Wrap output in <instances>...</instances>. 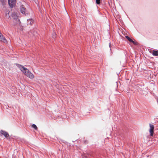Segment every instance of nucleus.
<instances>
[{"label": "nucleus", "mask_w": 158, "mask_h": 158, "mask_svg": "<svg viewBox=\"0 0 158 158\" xmlns=\"http://www.w3.org/2000/svg\"><path fill=\"white\" fill-rule=\"evenodd\" d=\"M16 65L26 76L30 78H34V75L27 68L19 64H16Z\"/></svg>", "instance_id": "1"}, {"label": "nucleus", "mask_w": 158, "mask_h": 158, "mask_svg": "<svg viewBox=\"0 0 158 158\" xmlns=\"http://www.w3.org/2000/svg\"><path fill=\"white\" fill-rule=\"evenodd\" d=\"M20 10L21 12L23 14L26 15L27 12L26 8L23 5H21L20 6Z\"/></svg>", "instance_id": "2"}, {"label": "nucleus", "mask_w": 158, "mask_h": 158, "mask_svg": "<svg viewBox=\"0 0 158 158\" xmlns=\"http://www.w3.org/2000/svg\"><path fill=\"white\" fill-rule=\"evenodd\" d=\"M2 135H4V136L7 138H8L10 136L9 134L7 132L3 130H1L0 131V135L2 136Z\"/></svg>", "instance_id": "3"}, {"label": "nucleus", "mask_w": 158, "mask_h": 158, "mask_svg": "<svg viewBox=\"0 0 158 158\" xmlns=\"http://www.w3.org/2000/svg\"><path fill=\"white\" fill-rule=\"evenodd\" d=\"M149 132L150 133V135L152 136L153 135L154 133V126L153 125L151 124H149Z\"/></svg>", "instance_id": "4"}, {"label": "nucleus", "mask_w": 158, "mask_h": 158, "mask_svg": "<svg viewBox=\"0 0 158 158\" xmlns=\"http://www.w3.org/2000/svg\"><path fill=\"white\" fill-rule=\"evenodd\" d=\"M16 0H8L9 5L11 7H13L16 4Z\"/></svg>", "instance_id": "5"}, {"label": "nucleus", "mask_w": 158, "mask_h": 158, "mask_svg": "<svg viewBox=\"0 0 158 158\" xmlns=\"http://www.w3.org/2000/svg\"><path fill=\"white\" fill-rule=\"evenodd\" d=\"M0 41H2L3 42L6 41L5 38L2 34L0 35Z\"/></svg>", "instance_id": "6"}, {"label": "nucleus", "mask_w": 158, "mask_h": 158, "mask_svg": "<svg viewBox=\"0 0 158 158\" xmlns=\"http://www.w3.org/2000/svg\"><path fill=\"white\" fill-rule=\"evenodd\" d=\"M126 38L128 40L131 42L132 43L134 44H135L136 43L132 39H131L130 37H129L128 36H125Z\"/></svg>", "instance_id": "7"}, {"label": "nucleus", "mask_w": 158, "mask_h": 158, "mask_svg": "<svg viewBox=\"0 0 158 158\" xmlns=\"http://www.w3.org/2000/svg\"><path fill=\"white\" fill-rule=\"evenodd\" d=\"M34 20L32 19H27V25H31L33 23Z\"/></svg>", "instance_id": "8"}, {"label": "nucleus", "mask_w": 158, "mask_h": 158, "mask_svg": "<svg viewBox=\"0 0 158 158\" xmlns=\"http://www.w3.org/2000/svg\"><path fill=\"white\" fill-rule=\"evenodd\" d=\"M152 54L154 56H158V50H154L152 53Z\"/></svg>", "instance_id": "9"}, {"label": "nucleus", "mask_w": 158, "mask_h": 158, "mask_svg": "<svg viewBox=\"0 0 158 158\" xmlns=\"http://www.w3.org/2000/svg\"><path fill=\"white\" fill-rule=\"evenodd\" d=\"M12 17H13V18L15 19H17V15L15 13H13L12 14Z\"/></svg>", "instance_id": "10"}, {"label": "nucleus", "mask_w": 158, "mask_h": 158, "mask_svg": "<svg viewBox=\"0 0 158 158\" xmlns=\"http://www.w3.org/2000/svg\"><path fill=\"white\" fill-rule=\"evenodd\" d=\"M32 127L34 128V129L35 130H37V127L36 126L35 124H33L32 125Z\"/></svg>", "instance_id": "11"}, {"label": "nucleus", "mask_w": 158, "mask_h": 158, "mask_svg": "<svg viewBox=\"0 0 158 158\" xmlns=\"http://www.w3.org/2000/svg\"><path fill=\"white\" fill-rule=\"evenodd\" d=\"M0 2H1L2 5H4L6 2V0H0Z\"/></svg>", "instance_id": "12"}, {"label": "nucleus", "mask_w": 158, "mask_h": 158, "mask_svg": "<svg viewBox=\"0 0 158 158\" xmlns=\"http://www.w3.org/2000/svg\"><path fill=\"white\" fill-rule=\"evenodd\" d=\"M101 0H96V3L97 4H99L100 3Z\"/></svg>", "instance_id": "13"}, {"label": "nucleus", "mask_w": 158, "mask_h": 158, "mask_svg": "<svg viewBox=\"0 0 158 158\" xmlns=\"http://www.w3.org/2000/svg\"><path fill=\"white\" fill-rule=\"evenodd\" d=\"M109 47L110 48V50H111L110 48H111V44L110 43H109Z\"/></svg>", "instance_id": "14"}, {"label": "nucleus", "mask_w": 158, "mask_h": 158, "mask_svg": "<svg viewBox=\"0 0 158 158\" xmlns=\"http://www.w3.org/2000/svg\"><path fill=\"white\" fill-rule=\"evenodd\" d=\"M2 33L0 32V35H1Z\"/></svg>", "instance_id": "15"}]
</instances>
